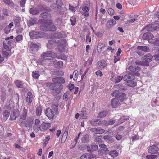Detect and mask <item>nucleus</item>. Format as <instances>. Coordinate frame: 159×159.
Wrapping results in <instances>:
<instances>
[{
    "instance_id": "nucleus-27",
    "label": "nucleus",
    "mask_w": 159,
    "mask_h": 159,
    "mask_svg": "<svg viewBox=\"0 0 159 159\" xmlns=\"http://www.w3.org/2000/svg\"><path fill=\"white\" fill-rule=\"evenodd\" d=\"M40 29L41 30L45 31H48V30H52L49 28L47 27L46 22L40 26Z\"/></svg>"
},
{
    "instance_id": "nucleus-30",
    "label": "nucleus",
    "mask_w": 159,
    "mask_h": 159,
    "mask_svg": "<svg viewBox=\"0 0 159 159\" xmlns=\"http://www.w3.org/2000/svg\"><path fill=\"white\" fill-rule=\"evenodd\" d=\"M91 155L89 153H85L82 155L80 157V159H91Z\"/></svg>"
},
{
    "instance_id": "nucleus-20",
    "label": "nucleus",
    "mask_w": 159,
    "mask_h": 159,
    "mask_svg": "<svg viewBox=\"0 0 159 159\" xmlns=\"http://www.w3.org/2000/svg\"><path fill=\"white\" fill-rule=\"evenodd\" d=\"M53 52L52 51H48L43 52L41 55V57L43 58H45L47 57H50L52 56Z\"/></svg>"
},
{
    "instance_id": "nucleus-36",
    "label": "nucleus",
    "mask_w": 159,
    "mask_h": 159,
    "mask_svg": "<svg viewBox=\"0 0 159 159\" xmlns=\"http://www.w3.org/2000/svg\"><path fill=\"white\" fill-rule=\"evenodd\" d=\"M144 29H146L148 32L149 31H153L152 24H150L148 25L145 27Z\"/></svg>"
},
{
    "instance_id": "nucleus-11",
    "label": "nucleus",
    "mask_w": 159,
    "mask_h": 159,
    "mask_svg": "<svg viewBox=\"0 0 159 159\" xmlns=\"http://www.w3.org/2000/svg\"><path fill=\"white\" fill-rule=\"evenodd\" d=\"M40 47V45H37L35 43L31 42L29 50L31 52L34 53L38 51Z\"/></svg>"
},
{
    "instance_id": "nucleus-17",
    "label": "nucleus",
    "mask_w": 159,
    "mask_h": 159,
    "mask_svg": "<svg viewBox=\"0 0 159 159\" xmlns=\"http://www.w3.org/2000/svg\"><path fill=\"white\" fill-rule=\"evenodd\" d=\"M154 37L153 35L150 32H147L145 33L143 36V39L149 40L153 38Z\"/></svg>"
},
{
    "instance_id": "nucleus-63",
    "label": "nucleus",
    "mask_w": 159,
    "mask_h": 159,
    "mask_svg": "<svg viewBox=\"0 0 159 159\" xmlns=\"http://www.w3.org/2000/svg\"><path fill=\"white\" fill-rule=\"evenodd\" d=\"M139 136L138 135H135L133 136L132 137V141H136L139 139Z\"/></svg>"
},
{
    "instance_id": "nucleus-15",
    "label": "nucleus",
    "mask_w": 159,
    "mask_h": 159,
    "mask_svg": "<svg viewBox=\"0 0 159 159\" xmlns=\"http://www.w3.org/2000/svg\"><path fill=\"white\" fill-rule=\"evenodd\" d=\"M90 130L97 134H101L105 132V130L101 128H92L90 129Z\"/></svg>"
},
{
    "instance_id": "nucleus-33",
    "label": "nucleus",
    "mask_w": 159,
    "mask_h": 159,
    "mask_svg": "<svg viewBox=\"0 0 159 159\" xmlns=\"http://www.w3.org/2000/svg\"><path fill=\"white\" fill-rule=\"evenodd\" d=\"M15 83L18 87L20 88L23 87V83L22 82L17 80L15 82Z\"/></svg>"
},
{
    "instance_id": "nucleus-62",
    "label": "nucleus",
    "mask_w": 159,
    "mask_h": 159,
    "mask_svg": "<svg viewBox=\"0 0 159 159\" xmlns=\"http://www.w3.org/2000/svg\"><path fill=\"white\" fill-rule=\"evenodd\" d=\"M108 12L110 15H112L114 14V10L111 8L108 9Z\"/></svg>"
},
{
    "instance_id": "nucleus-7",
    "label": "nucleus",
    "mask_w": 159,
    "mask_h": 159,
    "mask_svg": "<svg viewBox=\"0 0 159 159\" xmlns=\"http://www.w3.org/2000/svg\"><path fill=\"white\" fill-rule=\"evenodd\" d=\"M29 35L32 39H36L43 36L44 33L36 31H32L29 33Z\"/></svg>"
},
{
    "instance_id": "nucleus-54",
    "label": "nucleus",
    "mask_w": 159,
    "mask_h": 159,
    "mask_svg": "<svg viewBox=\"0 0 159 159\" xmlns=\"http://www.w3.org/2000/svg\"><path fill=\"white\" fill-rule=\"evenodd\" d=\"M70 21L71 22V24L73 25H74L75 24V23L76 22V19L74 17H72L70 19Z\"/></svg>"
},
{
    "instance_id": "nucleus-58",
    "label": "nucleus",
    "mask_w": 159,
    "mask_h": 159,
    "mask_svg": "<svg viewBox=\"0 0 159 159\" xmlns=\"http://www.w3.org/2000/svg\"><path fill=\"white\" fill-rule=\"evenodd\" d=\"M115 120L114 119H109L108 120V125H112L115 123Z\"/></svg>"
},
{
    "instance_id": "nucleus-3",
    "label": "nucleus",
    "mask_w": 159,
    "mask_h": 159,
    "mask_svg": "<svg viewBox=\"0 0 159 159\" xmlns=\"http://www.w3.org/2000/svg\"><path fill=\"white\" fill-rule=\"evenodd\" d=\"M124 80L126 82L125 84L130 87H134L136 85V82L133 80L135 79V77L133 75H127L123 77Z\"/></svg>"
},
{
    "instance_id": "nucleus-1",
    "label": "nucleus",
    "mask_w": 159,
    "mask_h": 159,
    "mask_svg": "<svg viewBox=\"0 0 159 159\" xmlns=\"http://www.w3.org/2000/svg\"><path fill=\"white\" fill-rule=\"evenodd\" d=\"M66 41L64 39L59 40L57 41L53 39L49 40L47 44L48 48L50 49L54 46L58 47L59 50H61L66 46Z\"/></svg>"
},
{
    "instance_id": "nucleus-43",
    "label": "nucleus",
    "mask_w": 159,
    "mask_h": 159,
    "mask_svg": "<svg viewBox=\"0 0 159 159\" xmlns=\"http://www.w3.org/2000/svg\"><path fill=\"white\" fill-rule=\"evenodd\" d=\"M10 113L7 110H5L3 112L4 118L5 119H7Z\"/></svg>"
},
{
    "instance_id": "nucleus-34",
    "label": "nucleus",
    "mask_w": 159,
    "mask_h": 159,
    "mask_svg": "<svg viewBox=\"0 0 159 159\" xmlns=\"http://www.w3.org/2000/svg\"><path fill=\"white\" fill-rule=\"evenodd\" d=\"M86 111L85 108H83L82 109V110L80 111V114L81 118L85 119L86 118V116L85 115Z\"/></svg>"
},
{
    "instance_id": "nucleus-50",
    "label": "nucleus",
    "mask_w": 159,
    "mask_h": 159,
    "mask_svg": "<svg viewBox=\"0 0 159 159\" xmlns=\"http://www.w3.org/2000/svg\"><path fill=\"white\" fill-rule=\"evenodd\" d=\"M21 18L19 17H16L14 19V22L16 24H19L21 21Z\"/></svg>"
},
{
    "instance_id": "nucleus-26",
    "label": "nucleus",
    "mask_w": 159,
    "mask_h": 159,
    "mask_svg": "<svg viewBox=\"0 0 159 159\" xmlns=\"http://www.w3.org/2000/svg\"><path fill=\"white\" fill-rule=\"evenodd\" d=\"M56 4L58 9H61L63 4V0H56Z\"/></svg>"
},
{
    "instance_id": "nucleus-4",
    "label": "nucleus",
    "mask_w": 159,
    "mask_h": 159,
    "mask_svg": "<svg viewBox=\"0 0 159 159\" xmlns=\"http://www.w3.org/2000/svg\"><path fill=\"white\" fill-rule=\"evenodd\" d=\"M112 96H115L116 98L123 102L126 100V95L125 93L120 92L119 90L114 91L112 94Z\"/></svg>"
},
{
    "instance_id": "nucleus-18",
    "label": "nucleus",
    "mask_w": 159,
    "mask_h": 159,
    "mask_svg": "<svg viewBox=\"0 0 159 159\" xmlns=\"http://www.w3.org/2000/svg\"><path fill=\"white\" fill-rule=\"evenodd\" d=\"M97 67L98 69L103 68L106 66V62L103 60H101L98 61L97 63Z\"/></svg>"
},
{
    "instance_id": "nucleus-64",
    "label": "nucleus",
    "mask_w": 159,
    "mask_h": 159,
    "mask_svg": "<svg viewBox=\"0 0 159 159\" xmlns=\"http://www.w3.org/2000/svg\"><path fill=\"white\" fill-rule=\"evenodd\" d=\"M15 38L17 41H20L22 39V36L21 35H18Z\"/></svg>"
},
{
    "instance_id": "nucleus-5",
    "label": "nucleus",
    "mask_w": 159,
    "mask_h": 159,
    "mask_svg": "<svg viewBox=\"0 0 159 159\" xmlns=\"http://www.w3.org/2000/svg\"><path fill=\"white\" fill-rule=\"evenodd\" d=\"M152 58L153 56L150 53H148L143 56L142 58L143 66H149V63L151 61Z\"/></svg>"
},
{
    "instance_id": "nucleus-57",
    "label": "nucleus",
    "mask_w": 159,
    "mask_h": 159,
    "mask_svg": "<svg viewBox=\"0 0 159 159\" xmlns=\"http://www.w3.org/2000/svg\"><path fill=\"white\" fill-rule=\"evenodd\" d=\"M67 94V93H66L64 94L63 96V99L65 101H67L69 98V97H68Z\"/></svg>"
},
{
    "instance_id": "nucleus-10",
    "label": "nucleus",
    "mask_w": 159,
    "mask_h": 159,
    "mask_svg": "<svg viewBox=\"0 0 159 159\" xmlns=\"http://www.w3.org/2000/svg\"><path fill=\"white\" fill-rule=\"evenodd\" d=\"M51 126V124L49 123L43 122L41 124L39 127V130L41 132H44Z\"/></svg>"
},
{
    "instance_id": "nucleus-37",
    "label": "nucleus",
    "mask_w": 159,
    "mask_h": 159,
    "mask_svg": "<svg viewBox=\"0 0 159 159\" xmlns=\"http://www.w3.org/2000/svg\"><path fill=\"white\" fill-rule=\"evenodd\" d=\"M58 107L57 105L53 104L52 105L51 107L52 110H53L55 112L56 114H58Z\"/></svg>"
},
{
    "instance_id": "nucleus-19",
    "label": "nucleus",
    "mask_w": 159,
    "mask_h": 159,
    "mask_svg": "<svg viewBox=\"0 0 159 159\" xmlns=\"http://www.w3.org/2000/svg\"><path fill=\"white\" fill-rule=\"evenodd\" d=\"M28 112V109H25V107L23 108V111L20 116V119L23 120H25L27 116V113Z\"/></svg>"
},
{
    "instance_id": "nucleus-6",
    "label": "nucleus",
    "mask_w": 159,
    "mask_h": 159,
    "mask_svg": "<svg viewBox=\"0 0 159 159\" xmlns=\"http://www.w3.org/2000/svg\"><path fill=\"white\" fill-rule=\"evenodd\" d=\"M138 51L137 53L140 56H142L144 54L143 52H148L150 51L149 48L147 46H138L137 47Z\"/></svg>"
},
{
    "instance_id": "nucleus-49",
    "label": "nucleus",
    "mask_w": 159,
    "mask_h": 159,
    "mask_svg": "<svg viewBox=\"0 0 159 159\" xmlns=\"http://www.w3.org/2000/svg\"><path fill=\"white\" fill-rule=\"evenodd\" d=\"M54 75L56 76L62 75H63V72L61 71H57L54 72Z\"/></svg>"
},
{
    "instance_id": "nucleus-52",
    "label": "nucleus",
    "mask_w": 159,
    "mask_h": 159,
    "mask_svg": "<svg viewBox=\"0 0 159 159\" xmlns=\"http://www.w3.org/2000/svg\"><path fill=\"white\" fill-rule=\"evenodd\" d=\"M4 131L3 126L0 125V135H3L4 134Z\"/></svg>"
},
{
    "instance_id": "nucleus-44",
    "label": "nucleus",
    "mask_w": 159,
    "mask_h": 159,
    "mask_svg": "<svg viewBox=\"0 0 159 159\" xmlns=\"http://www.w3.org/2000/svg\"><path fill=\"white\" fill-rule=\"evenodd\" d=\"M152 26L153 29V31L155 30H159V24L155 23L152 24Z\"/></svg>"
},
{
    "instance_id": "nucleus-9",
    "label": "nucleus",
    "mask_w": 159,
    "mask_h": 159,
    "mask_svg": "<svg viewBox=\"0 0 159 159\" xmlns=\"http://www.w3.org/2000/svg\"><path fill=\"white\" fill-rule=\"evenodd\" d=\"M39 16L46 21H52V18L51 14L46 12L40 14Z\"/></svg>"
},
{
    "instance_id": "nucleus-25",
    "label": "nucleus",
    "mask_w": 159,
    "mask_h": 159,
    "mask_svg": "<svg viewBox=\"0 0 159 159\" xmlns=\"http://www.w3.org/2000/svg\"><path fill=\"white\" fill-rule=\"evenodd\" d=\"M29 12L30 14L33 15H36L39 14V10L34 7H32L29 10Z\"/></svg>"
},
{
    "instance_id": "nucleus-39",
    "label": "nucleus",
    "mask_w": 159,
    "mask_h": 159,
    "mask_svg": "<svg viewBox=\"0 0 159 159\" xmlns=\"http://www.w3.org/2000/svg\"><path fill=\"white\" fill-rule=\"evenodd\" d=\"M3 47L5 49H6L7 51H9L11 50V48L9 46V45H7V43L5 41H3Z\"/></svg>"
},
{
    "instance_id": "nucleus-45",
    "label": "nucleus",
    "mask_w": 159,
    "mask_h": 159,
    "mask_svg": "<svg viewBox=\"0 0 159 159\" xmlns=\"http://www.w3.org/2000/svg\"><path fill=\"white\" fill-rule=\"evenodd\" d=\"M12 113L16 118L18 117L20 114V112L18 110H14Z\"/></svg>"
},
{
    "instance_id": "nucleus-42",
    "label": "nucleus",
    "mask_w": 159,
    "mask_h": 159,
    "mask_svg": "<svg viewBox=\"0 0 159 159\" xmlns=\"http://www.w3.org/2000/svg\"><path fill=\"white\" fill-rule=\"evenodd\" d=\"M105 47V44L104 43H100L98 45L97 47V50H101Z\"/></svg>"
},
{
    "instance_id": "nucleus-16",
    "label": "nucleus",
    "mask_w": 159,
    "mask_h": 159,
    "mask_svg": "<svg viewBox=\"0 0 159 159\" xmlns=\"http://www.w3.org/2000/svg\"><path fill=\"white\" fill-rule=\"evenodd\" d=\"M106 122V121L104 120L101 122V120L98 119H93L90 121V124L93 126H96L99 124H104Z\"/></svg>"
},
{
    "instance_id": "nucleus-56",
    "label": "nucleus",
    "mask_w": 159,
    "mask_h": 159,
    "mask_svg": "<svg viewBox=\"0 0 159 159\" xmlns=\"http://www.w3.org/2000/svg\"><path fill=\"white\" fill-rule=\"evenodd\" d=\"M26 0H21L20 2V5L22 7H24L25 6L26 3Z\"/></svg>"
},
{
    "instance_id": "nucleus-38",
    "label": "nucleus",
    "mask_w": 159,
    "mask_h": 159,
    "mask_svg": "<svg viewBox=\"0 0 159 159\" xmlns=\"http://www.w3.org/2000/svg\"><path fill=\"white\" fill-rule=\"evenodd\" d=\"M42 109L40 106H39L37 107L36 110V114L38 116H40L42 113Z\"/></svg>"
},
{
    "instance_id": "nucleus-29",
    "label": "nucleus",
    "mask_w": 159,
    "mask_h": 159,
    "mask_svg": "<svg viewBox=\"0 0 159 159\" xmlns=\"http://www.w3.org/2000/svg\"><path fill=\"white\" fill-rule=\"evenodd\" d=\"M108 113L107 111L106 110L100 112L98 114V118H102L106 116L107 114Z\"/></svg>"
},
{
    "instance_id": "nucleus-47",
    "label": "nucleus",
    "mask_w": 159,
    "mask_h": 159,
    "mask_svg": "<svg viewBox=\"0 0 159 159\" xmlns=\"http://www.w3.org/2000/svg\"><path fill=\"white\" fill-rule=\"evenodd\" d=\"M39 76V74L36 71L33 72L32 73V76L34 78L38 79Z\"/></svg>"
},
{
    "instance_id": "nucleus-22",
    "label": "nucleus",
    "mask_w": 159,
    "mask_h": 159,
    "mask_svg": "<svg viewBox=\"0 0 159 159\" xmlns=\"http://www.w3.org/2000/svg\"><path fill=\"white\" fill-rule=\"evenodd\" d=\"M46 25H47V27L49 28L50 29L52 30H48V31H54L56 30V27L52 24V22H47Z\"/></svg>"
},
{
    "instance_id": "nucleus-53",
    "label": "nucleus",
    "mask_w": 159,
    "mask_h": 159,
    "mask_svg": "<svg viewBox=\"0 0 159 159\" xmlns=\"http://www.w3.org/2000/svg\"><path fill=\"white\" fill-rule=\"evenodd\" d=\"M99 146L100 147L104 148V150L105 151H109L108 149L107 148V146L104 144H100Z\"/></svg>"
},
{
    "instance_id": "nucleus-21",
    "label": "nucleus",
    "mask_w": 159,
    "mask_h": 159,
    "mask_svg": "<svg viewBox=\"0 0 159 159\" xmlns=\"http://www.w3.org/2000/svg\"><path fill=\"white\" fill-rule=\"evenodd\" d=\"M46 25H47V27L49 28L50 29L52 30H48V31H54L56 30V27L52 24V22H47Z\"/></svg>"
},
{
    "instance_id": "nucleus-35",
    "label": "nucleus",
    "mask_w": 159,
    "mask_h": 159,
    "mask_svg": "<svg viewBox=\"0 0 159 159\" xmlns=\"http://www.w3.org/2000/svg\"><path fill=\"white\" fill-rule=\"evenodd\" d=\"M53 36L55 38L60 39L62 37L63 35L61 32H57L54 34Z\"/></svg>"
},
{
    "instance_id": "nucleus-32",
    "label": "nucleus",
    "mask_w": 159,
    "mask_h": 159,
    "mask_svg": "<svg viewBox=\"0 0 159 159\" xmlns=\"http://www.w3.org/2000/svg\"><path fill=\"white\" fill-rule=\"evenodd\" d=\"M36 21L33 18H31L29 20L27 23L28 26L30 27L34 25L36 23Z\"/></svg>"
},
{
    "instance_id": "nucleus-8",
    "label": "nucleus",
    "mask_w": 159,
    "mask_h": 159,
    "mask_svg": "<svg viewBox=\"0 0 159 159\" xmlns=\"http://www.w3.org/2000/svg\"><path fill=\"white\" fill-rule=\"evenodd\" d=\"M129 70L131 72L134 73L135 75L138 76L140 75V74L139 73L140 70V67L137 66H131L129 68Z\"/></svg>"
},
{
    "instance_id": "nucleus-28",
    "label": "nucleus",
    "mask_w": 159,
    "mask_h": 159,
    "mask_svg": "<svg viewBox=\"0 0 159 159\" xmlns=\"http://www.w3.org/2000/svg\"><path fill=\"white\" fill-rule=\"evenodd\" d=\"M116 22V21L113 19L109 20L107 22V27L108 28H109L111 26L115 24Z\"/></svg>"
},
{
    "instance_id": "nucleus-41",
    "label": "nucleus",
    "mask_w": 159,
    "mask_h": 159,
    "mask_svg": "<svg viewBox=\"0 0 159 159\" xmlns=\"http://www.w3.org/2000/svg\"><path fill=\"white\" fill-rule=\"evenodd\" d=\"M115 87L121 91H123L125 90L124 87L120 84L116 85L115 86Z\"/></svg>"
},
{
    "instance_id": "nucleus-14",
    "label": "nucleus",
    "mask_w": 159,
    "mask_h": 159,
    "mask_svg": "<svg viewBox=\"0 0 159 159\" xmlns=\"http://www.w3.org/2000/svg\"><path fill=\"white\" fill-rule=\"evenodd\" d=\"M52 80L53 83H55L56 84H64L65 83V80L63 77H61L53 78Z\"/></svg>"
},
{
    "instance_id": "nucleus-40",
    "label": "nucleus",
    "mask_w": 159,
    "mask_h": 159,
    "mask_svg": "<svg viewBox=\"0 0 159 159\" xmlns=\"http://www.w3.org/2000/svg\"><path fill=\"white\" fill-rule=\"evenodd\" d=\"M109 154L113 157H115L118 155V153L116 150H113L109 152Z\"/></svg>"
},
{
    "instance_id": "nucleus-48",
    "label": "nucleus",
    "mask_w": 159,
    "mask_h": 159,
    "mask_svg": "<svg viewBox=\"0 0 159 159\" xmlns=\"http://www.w3.org/2000/svg\"><path fill=\"white\" fill-rule=\"evenodd\" d=\"M1 53L2 55L5 58H6V59L8 58V56L9 55L8 52L6 51H2Z\"/></svg>"
},
{
    "instance_id": "nucleus-2",
    "label": "nucleus",
    "mask_w": 159,
    "mask_h": 159,
    "mask_svg": "<svg viewBox=\"0 0 159 159\" xmlns=\"http://www.w3.org/2000/svg\"><path fill=\"white\" fill-rule=\"evenodd\" d=\"M44 85L48 87L49 89L52 90V94L53 95H57L60 92L63 88V85L60 84L57 86L55 83L47 82L44 83Z\"/></svg>"
},
{
    "instance_id": "nucleus-60",
    "label": "nucleus",
    "mask_w": 159,
    "mask_h": 159,
    "mask_svg": "<svg viewBox=\"0 0 159 159\" xmlns=\"http://www.w3.org/2000/svg\"><path fill=\"white\" fill-rule=\"evenodd\" d=\"M9 11H8L7 9H4L2 11L3 14L7 16H9Z\"/></svg>"
},
{
    "instance_id": "nucleus-31",
    "label": "nucleus",
    "mask_w": 159,
    "mask_h": 159,
    "mask_svg": "<svg viewBox=\"0 0 159 159\" xmlns=\"http://www.w3.org/2000/svg\"><path fill=\"white\" fill-rule=\"evenodd\" d=\"M89 140V136L88 134H86L82 137L81 141L83 143H87Z\"/></svg>"
},
{
    "instance_id": "nucleus-55",
    "label": "nucleus",
    "mask_w": 159,
    "mask_h": 159,
    "mask_svg": "<svg viewBox=\"0 0 159 159\" xmlns=\"http://www.w3.org/2000/svg\"><path fill=\"white\" fill-rule=\"evenodd\" d=\"M122 79V77L121 76H117L115 78V83H118L120 82Z\"/></svg>"
},
{
    "instance_id": "nucleus-23",
    "label": "nucleus",
    "mask_w": 159,
    "mask_h": 159,
    "mask_svg": "<svg viewBox=\"0 0 159 159\" xmlns=\"http://www.w3.org/2000/svg\"><path fill=\"white\" fill-rule=\"evenodd\" d=\"M55 67L57 68H61L63 66V62L61 61L55 60L53 61Z\"/></svg>"
},
{
    "instance_id": "nucleus-46",
    "label": "nucleus",
    "mask_w": 159,
    "mask_h": 159,
    "mask_svg": "<svg viewBox=\"0 0 159 159\" xmlns=\"http://www.w3.org/2000/svg\"><path fill=\"white\" fill-rule=\"evenodd\" d=\"M26 99L28 104H30L32 102L33 99V97L27 96L26 97Z\"/></svg>"
},
{
    "instance_id": "nucleus-51",
    "label": "nucleus",
    "mask_w": 159,
    "mask_h": 159,
    "mask_svg": "<svg viewBox=\"0 0 159 159\" xmlns=\"http://www.w3.org/2000/svg\"><path fill=\"white\" fill-rule=\"evenodd\" d=\"M157 155H149L146 156V158L147 159H154L156 158Z\"/></svg>"
},
{
    "instance_id": "nucleus-24",
    "label": "nucleus",
    "mask_w": 159,
    "mask_h": 159,
    "mask_svg": "<svg viewBox=\"0 0 159 159\" xmlns=\"http://www.w3.org/2000/svg\"><path fill=\"white\" fill-rule=\"evenodd\" d=\"M112 106L113 108H116L119 104V102L118 99L115 97L111 101Z\"/></svg>"
},
{
    "instance_id": "nucleus-12",
    "label": "nucleus",
    "mask_w": 159,
    "mask_h": 159,
    "mask_svg": "<svg viewBox=\"0 0 159 159\" xmlns=\"http://www.w3.org/2000/svg\"><path fill=\"white\" fill-rule=\"evenodd\" d=\"M45 114L50 120L52 119L54 116V112L50 108L48 107L46 108Z\"/></svg>"
},
{
    "instance_id": "nucleus-61",
    "label": "nucleus",
    "mask_w": 159,
    "mask_h": 159,
    "mask_svg": "<svg viewBox=\"0 0 159 159\" xmlns=\"http://www.w3.org/2000/svg\"><path fill=\"white\" fill-rule=\"evenodd\" d=\"M26 127L30 128L32 126V123L29 122L27 120L26 121V123L25 125Z\"/></svg>"
},
{
    "instance_id": "nucleus-13",
    "label": "nucleus",
    "mask_w": 159,
    "mask_h": 159,
    "mask_svg": "<svg viewBox=\"0 0 159 159\" xmlns=\"http://www.w3.org/2000/svg\"><path fill=\"white\" fill-rule=\"evenodd\" d=\"M159 150L158 147L156 145H153L150 146L148 149V152L151 154H156L158 153Z\"/></svg>"
},
{
    "instance_id": "nucleus-59",
    "label": "nucleus",
    "mask_w": 159,
    "mask_h": 159,
    "mask_svg": "<svg viewBox=\"0 0 159 159\" xmlns=\"http://www.w3.org/2000/svg\"><path fill=\"white\" fill-rule=\"evenodd\" d=\"M90 33H88L87 35L86 36V41H89V42H90L91 41V38L90 36Z\"/></svg>"
}]
</instances>
